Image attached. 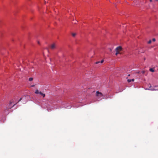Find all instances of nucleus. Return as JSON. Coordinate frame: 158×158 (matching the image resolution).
I'll return each instance as SVG.
<instances>
[{"label":"nucleus","mask_w":158,"mask_h":158,"mask_svg":"<svg viewBox=\"0 0 158 158\" xmlns=\"http://www.w3.org/2000/svg\"><path fill=\"white\" fill-rule=\"evenodd\" d=\"M103 61H104V60H102L100 61V63H103Z\"/></svg>","instance_id":"dca6fc26"},{"label":"nucleus","mask_w":158,"mask_h":158,"mask_svg":"<svg viewBox=\"0 0 158 158\" xmlns=\"http://www.w3.org/2000/svg\"><path fill=\"white\" fill-rule=\"evenodd\" d=\"M100 62H99V61H97L96 62V64H98Z\"/></svg>","instance_id":"6ab92c4d"},{"label":"nucleus","mask_w":158,"mask_h":158,"mask_svg":"<svg viewBox=\"0 0 158 158\" xmlns=\"http://www.w3.org/2000/svg\"><path fill=\"white\" fill-rule=\"evenodd\" d=\"M56 45L55 43H53L50 46V48L51 49L53 50L56 48Z\"/></svg>","instance_id":"7ed1b4c3"},{"label":"nucleus","mask_w":158,"mask_h":158,"mask_svg":"<svg viewBox=\"0 0 158 158\" xmlns=\"http://www.w3.org/2000/svg\"><path fill=\"white\" fill-rule=\"evenodd\" d=\"M40 92H39L38 90L37 89L35 92V93L36 94H39V93Z\"/></svg>","instance_id":"0eeeda50"},{"label":"nucleus","mask_w":158,"mask_h":158,"mask_svg":"<svg viewBox=\"0 0 158 158\" xmlns=\"http://www.w3.org/2000/svg\"><path fill=\"white\" fill-rule=\"evenodd\" d=\"M150 2H152V0H150Z\"/></svg>","instance_id":"b1692460"},{"label":"nucleus","mask_w":158,"mask_h":158,"mask_svg":"<svg viewBox=\"0 0 158 158\" xmlns=\"http://www.w3.org/2000/svg\"><path fill=\"white\" fill-rule=\"evenodd\" d=\"M138 73H139V72H138Z\"/></svg>","instance_id":"cd10ccee"},{"label":"nucleus","mask_w":158,"mask_h":158,"mask_svg":"<svg viewBox=\"0 0 158 158\" xmlns=\"http://www.w3.org/2000/svg\"><path fill=\"white\" fill-rule=\"evenodd\" d=\"M33 80V78L32 77H30L29 78V80L30 81H32Z\"/></svg>","instance_id":"423d86ee"},{"label":"nucleus","mask_w":158,"mask_h":158,"mask_svg":"<svg viewBox=\"0 0 158 158\" xmlns=\"http://www.w3.org/2000/svg\"><path fill=\"white\" fill-rule=\"evenodd\" d=\"M110 51H112V49H110Z\"/></svg>","instance_id":"393cba45"},{"label":"nucleus","mask_w":158,"mask_h":158,"mask_svg":"<svg viewBox=\"0 0 158 158\" xmlns=\"http://www.w3.org/2000/svg\"><path fill=\"white\" fill-rule=\"evenodd\" d=\"M131 81H134V79H131Z\"/></svg>","instance_id":"a211bd4d"},{"label":"nucleus","mask_w":158,"mask_h":158,"mask_svg":"<svg viewBox=\"0 0 158 158\" xmlns=\"http://www.w3.org/2000/svg\"><path fill=\"white\" fill-rule=\"evenodd\" d=\"M96 96L100 98L103 96V94L101 93L100 92L98 91H97L96 93Z\"/></svg>","instance_id":"f03ea898"},{"label":"nucleus","mask_w":158,"mask_h":158,"mask_svg":"<svg viewBox=\"0 0 158 158\" xmlns=\"http://www.w3.org/2000/svg\"><path fill=\"white\" fill-rule=\"evenodd\" d=\"M145 73V71H143L141 72V73L143 74H144Z\"/></svg>","instance_id":"f8f14e48"},{"label":"nucleus","mask_w":158,"mask_h":158,"mask_svg":"<svg viewBox=\"0 0 158 158\" xmlns=\"http://www.w3.org/2000/svg\"><path fill=\"white\" fill-rule=\"evenodd\" d=\"M151 42H152L151 40H150L149 41H148V44H150L151 43Z\"/></svg>","instance_id":"9b49d317"},{"label":"nucleus","mask_w":158,"mask_h":158,"mask_svg":"<svg viewBox=\"0 0 158 158\" xmlns=\"http://www.w3.org/2000/svg\"><path fill=\"white\" fill-rule=\"evenodd\" d=\"M75 24H77L76 22H75Z\"/></svg>","instance_id":"bb28decb"},{"label":"nucleus","mask_w":158,"mask_h":158,"mask_svg":"<svg viewBox=\"0 0 158 158\" xmlns=\"http://www.w3.org/2000/svg\"><path fill=\"white\" fill-rule=\"evenodd\" d=\"M75 24H77L76 22H75Z\"/></svg>","instance_id":"a878e982"},{"label":"nucleus","mask_w":158,"mask_h":158,"mask_svg":"<svg viewBox=\"0 0 158 158\" xmlns=\"http://www.w3.org/2000/svg\"><path fill=\"white\" fill-rule=\"evenodd\" d=\"M39 94H40V95H42V93L41 92H40Z\"/></svg>","instance_id":"f3484780"},{"label":"nucleus","mask_w":158,"mask_h":158,"mask_svg":"<svg viewBox=\"0 0 158 158\" xmlns=\"http://www.w3.org/2000/svg\"><path fill=\"white\" fill-rule=\"evenodd\" d=\"M127 81L128 82H131V79H128L127 80Z\"/></svg>","instance_id":"9d476101"},{"label":"nucleus","mask_w":158,"mask_h":158,"mask_svg":"<svg viewBox=\"0 0 158 158\" xmlns=\"http://www.w3.org/2000/svg\"><path fill=\"white\" fill-rule=\"evenodd\" d=\"M116 52L115 53V55L116 56L119 53V52H118V51H116Z\"/></svg>","instance_id":"1a4fd4ad"},{"label":"nucleus","mask_w":158,"mask_h":158,"mask_svg":"<svg viewBox=\"0 0 158 158\" xmlns=\"http://www.w3.org/2000/svg\"><path fill=\"white\" fill-rule=\"evenodd\" d=\"M34 86H35V85H32V86H32V87H34Z\"/></svg>","instance_id":"5701e85b"},{"label":"nucleus","mask_w":158,"mask_h":158,"mask_svg":"<svg viewBox=\"0 0 158 158\" xmlns=\"http://www.w3.org/2000/svg\"><path fill=\"white\" fill-rule=\"evenodd\" d=\"M42 96H43V97H44L45 96V94H42L41 95Z\"/></svg>","instance_id":"4468645a"},{"label":"nucleus","mask_w":158,"mask_h":158,"mask_svg":"<svg viewBox=\"0 0 158 158\" xmlns=\"http://www.w3.org/2000/svg\"><path fill=\"white\" fill-rule=\"evenodd\" d=\"M42 96H43V97H44L45 96V94H42L41 95Z\"/></svg>","instance_id":"ddd939ff"},{"label":"nucleus","mask_w":158,"mask_h":158,"mask_svg":"<svg viewBox=\"0 0 158 158\" xmlns=\"http://www.w3.org/2000/svg\"><path fill=\"white\" fill-rule=\"evenodd\" d=\"M155 1H158V0H155Z\"/></svg>","instance_id":"4be33fe9"},{"label":"nucleus","mask_w":158,"mask_h":158,"mask_svg":"<svg viewBox=\"0 0 158 158\" xmlns=\"http://www.w3.org/2000/svg\"><path fill=\"white\" fill-rule=\"evenodd\" d=\"M22 99V98H20V99L19 100V101L18 102H19V101H21V100Z\"/></svg>","instance_id":"aec40b11"},{"label":"nucleus","mask_w":158,"mask_h":158,"mask_svg":"<svg viewBox=\"0 0 158 158\" xmlns=\"http://www.w3.org/2000/svg\"><path fill=\"white\" fill-rule=\"evenodd\" d=\"M122 48L121 46H118L115 49L116 51H118L119 52L122 50Z\"/></svg>","instance_id":"20e7f679"},{"label":"nucleus","mask_w":158,"mask_h":158,"mask_svg":"<svg viewBox=\"0 0 158 158\" xmlns=\"http://www.w3.org/2000/svg\"><path fill=\"white\" fill-rule=\"evenodd\" d=\"M146 89L147 90L148 89ZM148 89L152 91L158 90V86H155L154 88H152L151 86H150Z\"/></svg>","instance_id":"f257e3e1"},{"label":"nucleus","mask_w":158,"mask_h":158,"mask_svg":"<svg viewBox=\"0 0 158 158\" xmlns=\"http://www.w3.org/2000/svg\"><path fill=\"white\" fill-rule=\"evenodd\" d=\"M149 70L150 71H151L152 72H154V70L153 68H150V69Z\"/></svg>","instance_id":"39448f33"},{"label":"nucleus","mask_w":158,"mask_h":158,"mask_svg":"<svg viewBox=\"0 0 158 158\" xmlns=\"http://www.w3.org/2000/svg\"><path fill=\"white\" fill-rule=\"evenodd\" d=\"M152 41L154 42L155 41H156V39L155 38H153L152 39Z\"/></svg>","instance_id":"2eb2a0df"},{"label":"nucleus","mask_w":158,"mask_h":158,"mask_svg":"<svg viewBox=\"0 0 158 158\" xmlns=\"http://www.w3.org/2000/svg\"><path fill=\"white\" fill-rule=\"evenodd\" d=\"M76 35V34L75 33H72V35L73 37H75Z\"/></svg>","instance_id":"6e6552de"},{"label":"nucleus","mask_w":158,"mask_h":158,"mask_svg":"<svg viewBox=\"0 0 158 158\" xmlns=\"http://www.w3.org/2000/svg\"><path fill=\"white\" fill-rule=\"evenodd\" d=\"M38 43L39 44H40V42L39 41L38 42Z\"/></svg>","instance_id":"412c9836"}]
</instances>
